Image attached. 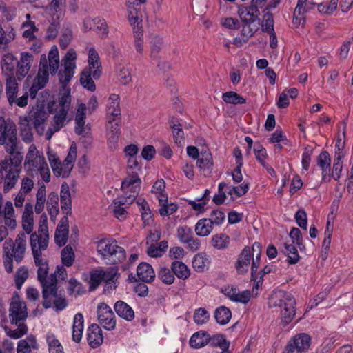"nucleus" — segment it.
Wrapping results in <instances>:
<instances>
[{
    "label": "nucleus",
    "mask_w": 353,
    "mask_h": 353,
    "mask_svg": "<svg viewBox=\"0 0 353 353\" xmlns=\"http://www.w3.org/2000/svg\"><path fill=\"white\" fill-rule=\"evenodd\" d=\"M49 243V232L47 222H41L38 230L30 235V247L35 265L38 267L37 279L42 288L43 306L48 309L51 307L50 295H57V280L56 274L48 275L49 266L48 260L42 255Z\"/></svg>",
    "instance_id": "f257e3e1"
},
{
    "label": "nucleus",
    "mask_w": 353,
    "mask_h": 353,
    "mask_svg": "<svg viewBox=\"0 0 353 353\" xmlns=\"http://www.w3.org/2000/svg\"><path fill=\"white\" fill-rule=\"evenodd\" d=\"M32 61L33 55L30 52H21L20 59L12 53L5 54L1 60L2 74L6 78L16 77L18 81H21L28 74Z\"/></svg>",
    "instance_id": "f03ea898"
},
{
    "label": "nucleus",
    "mask_w": 353,
    "mask_h": 353,
    "mask_svg": "<svg viewBox=\"0 0 353 353\" xmlns=\"http://www.w3.org/2000/svg\"><path fill=\"white\" fill-rule=\"evenodd\" d=\"M269 306L280 308V316L284 325H288L296 314V300L294 296L285 291H279L269 298Z\"/></svg>",
    "instance_id": "7ed1b4c3"
},
{
    "label": "nucleus",
    "mask_w": 353,
    "mask_h": 353,
    "mask_svg": "<svg viewBox=\"0 0 353 353\" xmlns=\"http://www.w3.org/2000/svg\"><path fill=\"white\" fill-rule=\"evenodd\" d=\"M26 247V235L24 232L18 234L15 239L6 240L3 244V263L5 270L8 273L13 270L12 261L13 258L17 263H19L24 257V253Z\"/></svg>",
    "instance_id": "20e7f679"
},
{
    "label": "nucleus",
    "mask_w": 353,
    "mask_h": 353,
    "mask_svg": "<svg viewBox=\"0 0 353 353\" xmlns=\"http://www.w3.org/2000/svg\"><path fill=\"white\" fill-rule=\"evenodd\" d=\"M97 250L103 259L111 260L113 263L121 262L125 259V250L113 239H101L97 243Z\"/></svg>",
    "instance_id": "39448f33"
},
{
    "label": "nucleus",
    "mask_w": 353,
    "mask_h": 353,
    "mask_svg": "<svg viewBox=\"0 0 353 353\" xmlns=\"http://www.w3.org/2000/svg\"><path fill=\"white\" fill-rule=\"evenodd\" d=\"M46 163L44 157L39 154L36 145L32 144L28 148L25 159L24 167L27 172L32 175L37 174Z\"/></svg>",
    "instance_id": "423d86ee"
},
{
    "label": "nucleus",
    "mask_w": 353,
    "mask_h": 353,
    "mask_svg": "<svg viewBox=\"0 0 353 353\" xmlns=\"http://www.w3.org/2000/svg\"><path fill=\"white\" fill-rule=\"evenodd\" d=\"M3 148L7 154L3 160L1 161L3 165H7L14 168H20L23 159V152L19 141L11 144H7Z\"/></svg>",
    "instance_id": "0eeeda50"
},
{
    "label": "nucleus",
    "mask_w": 353,
    "mask_h": 353,
    "mask_svg": "<svg viewBox=\"0 0 353 353\" xmlns=\"http://www.w3.org/2000/svg\"><path fill=\"white\" fill-rule=\"evenodd\" d=\"M76 59V52L73 49H69L63 59L64 70L58 73L59 82L63 87L66 86L74 74Z\"/></svg>",
    "instance_id": "6e6552de"
},
{
    "label": "nucleus",
    "mask_w": 353,
    "mask_h": 353,
    "mask_svg": "<svg viewBox=\"0 0 353 353\" xmlns=\"http://www.w3.org/2000/svg\"><path fill=\"white\" fill-rule=\"evenodd\" d=\"M18 141L15 123L10 119L0 117V145H6Z\"/></svg>",
    "instance_id": "1a4fd4ad"
},
{
    "label": "nucleus",
    "mask_w": 353,
    "mask_h": 353,
    "mask_svg": "<svg viewBox=\"0 0 353 353\" xmlns=\"http://www.w3.org/2000/svg\"><path fill=\"white\" fill-rule=\"evenodd\" d=\"M310 342L311 338L308 334H298L289 341L283 353H306Z\"/></svg>",
    "instance_id": "9d476101"
},
{
    "label": "nucleus",
    "mask_w": 353,
    "mask_h": 353,
    "mask_svg": "<svg viewBox=\"0 0 353 353\" xmlns=\"http://www.w3.org/2000/svg\"><path fill=\"white\" fill-rule=\"evenodd\" d=\"M97 319L102 327L109 331L115 329L117 319L111 307L105 303L97 306Z\"/></svg>",
    "instance_id": "9b49d317"
},
{
    "label": "nucleus",
    "mask_w": 353,
    "mask_h": 353,
    "mask_svg": "<svg viewBox=\"0 0 353 353\" xmlns=\"http://www.w3.org/2000/svg\"><path fill=\"white\" fill-rule=\"evenodd\" d=\"M10 320L15 324H24V321L28 316L26 305L21 301H12L10 306Z\"/></svg>",
    "instance_id": "f8f14e48"
},
{
    "label": "nucleus",
    "mask_w": 353,
    "mask_h": 353,
    "mask_svg": "<svg viewBox=\"0 0 353 353\" xmlns=\"http://www.w3.org/2000/svg\"><path fill=\"white\" fill-rule=\"evenodd\" d=\"M87 341L92 348L99 347L103 342V335L99 325L93 323L87 330Z\"/></svg>",
    "instance_id": "ddd939ff"
},
{
    "label": "nucleus",
    "mask_w": 353,
    "mask_h": 353,
    "mask_svg": "<svg viewBox=\"0 0 353 353\" xmlns=\"http://www.w3.org/2000/svg\"><path fill=\"white\" fill-rule=\"evenodd\" d=\"M238 14L243 23L252 24L256 19L259 20V15L260 12L259 8L255 5L248 7L241 6L238 9Z\"/></svg>",
    "instance_id": "4468645a"
},
{
    "label": "nucleus",
    "mask_w": 353,
    "mask_h": 353,
    "mask_svg": "<svg viewBox=\"0 0 353 353\" xmlns=\"http://www.w3.org/2000/svg\"><path fill=\"white\" fill-rule=\"evenodd\" d=\"M316 163L322 171V181L324 182H330L331 180V159L328 152L323 150L317 157Z\"/></svg>",
    "instance_id": "2eb2a0df"
},
{
    "label": "nucleus",
    "mask_w": 353,
    "mask_h": 353,
    "mask_svg": "<svg viewBox=\"0 0 353 353\" xmlns=\"http://www.w3.org/2000/svg\"><path fill=\"white\" fill-rule=\"evenodd\" d=\"M61 206L63 212L65 214L61 221H68L67 215L71 214V196L69 185L64 182L61 187L60 191Z\"/></svg>",
    "instance_id": "dca6fc26"
},
{
    "label": "nucleus",
    "mask_w": 353,
    "mask_h": 353,
    "mask_svg": "<svg viewBox=\"0 0 353 353\" xmlns=\"http://www.w3.org/2000/svg\"><path fill=\"white\" fill-rule=\"evenodd\" d=\"M141 179L138 176L137 171H131L129 176L125 178L121 183V189L124 192H130L131 193H138L140 189Z\"/></svg>",
    "instance_id": "f3484780"
},
{
    "label": "nucleus",
    "mask_w": 353,
    "mask_h": 353,
    "mask_svg": "<svg viewBox=\"0 0 353 353\" xmlns=\"http://www.w3.org/2000/svg\"><path fill=\"white\" fill-rule=\"evenodd\" d=\"M168 123L170 128L172 130L174 143L181 146L184 144L185 137L183 125L180 122V119L177 117H172L170 119Z\"/></svg>",
    "instance_id": "a211bd4d"
},
{
    "label": "nucleus",
    "mask_w": 353,
    "mask_h": 353,
    "mask_svg": "<svg viewBox=\"0 0 353 353\" xmlns=\"http://www.w3.org/2000/svg\"><path fill=\"white\" fill-rule=\"evenodd\" d=\"M20 168L10 167L8 169L7 173L3 177V192H8L14 188L19 178Z\"/></svg>",
    "instance_id": "6ab92c4d"
},
{
    "label": "nucleus",
    "mask_w": 353,
    "mask_h": 353,
    "mask_svg": "<svg viewBox=\"0 0 353 353\" xmlns=\"http://www.w3.org/2000/svg\"><path fill=\"white\" fill-rule=\"evenodd\" d=\"M117 314L126 321H132L134 319V312L132 307L123 301H117L114 305Z\"/></svg>",
    "instance_id": "aec40b11"
},
{
    "label": "nucleus",
    "mask_w": 353,
    "mask_h": 353,
    "mask_svg": "<svg viewBox=\"0 0 353 353\" xmlns=\"http://www.w3.org/2000/svg\"><path fill=\"white\" fill-rule=\"evenodd\" d=\"M88 63L91 71H92V77L97 79L101 74V65L99 61V56L98 52L94 48H91L88 52Z\"/></svg>",
    "instance_id": "412c9836"
},
{
    "label": "nucleus",
    "mask_w": 353,
    "mask_h": 353,
    "mask_svg": "<svg viewBox=\"0 0 353 353\" xmlns=\"http://www.w3.org/2000/svg\"><path fill=\"white\" fill-rule=\"evenodd\" d=\"M120 109V97L118 94H112L110 95L107 104V118L112 117V120L115 117H121Z\"/></svg>",
    "instance_id": "4be33fe9"
},
{
    "label": "nucleus",
    "mask_w": 353,
    "mask_h": 353,
    "mask_svg": "<svg viewBox=\"0 0 353 353\" xmlns=\"http://www.w3.org/2000/svg\"><path fill=\"white\" fill-rule=\"evenodd\" d=\"M252 259V256L250 248H245L239 255L236 264V269L239 274H243L248 272Z\"/></svg>",
    "instance_id": "5701e85b"
},
{
    "label": "nucleus",
    "mask_w": 353,
    "mask_h": 353,
    "mask_svg": "<svg viewBox=\"0 0 353 353\" xmlns=\"http://www.w3.org/2000/svg\"><path fill=\"white\" fill-rule=\"evenodd\" d=\"M137 274L140 281L146 283L152 281L155 277L152 267L147 263H141L138 265Z\"/></svg>",
    "instance_id": "b1692460"
},
{
    "label": "nucleus",
    "mask_w": 353,
    "mask_h": 353,
    "mask_svg": "<svg viewBox=\"0 0 353 353\" xmlns=\"http://www.w3.org/2000/svg\"><path fill=\"white\" fill-rule=\"evenodd\" d=\"M18 79L16 77H10L6 78V94L10 105H13L14 97L18 93L19 86Z\"/></svg>",
    "instance_id": "393cba45"
},
{
    "label": "nucleus",
    "mask_w": 353,
    "mask_h": 353,
    "mask_svg": "<svg viewBox=\"0 0 353 353\" xmlns=\"http://www.w3.org/2000/svg\"><path fill=\"white\" fill-rule=\"evenodd\" d=\"M84 319L81 313H77L74 316L72 326V340L79 343L82 339L84 327Z\"/></svg>",
    "instance_id": "a878e982"
},
{
    "label": "nucleus",
    "mask_w": 353,
    "mask_h": 353,
    "mask_svg": "<svg viewBox=\"0 0 353 353\" xmlns=\"http://www.w3.org/2000/svg\"><path fill=\"white\" fill-rule=\"evenodd\" d=\"M48 117V114L42 108H37L31 110L28 115V122L32 121L34 128L39 130V128L44 123Z\"/></svg>",
    "instance_id": "bb28decb"
},
{
    "label": "nucleus",
    "mask_w": 353,
    "mask_h": 353,
    "mask_svg": "<svg viewBox=\"0 0 353 353\" xmlns=\"http://www.w3.org/2000/svg\"><path fill=\"white\" fill-rule=\"evenodd\" d=\"M128 18L132 29L137 26H141L143 29L142 25V14L140 9L137 8L134 4L130 3L128 6Z\"/></svg>",
    "instance_id": "cd10ccee"
},
{
    "label": "nucleus",
    "mask_w": 353,
    "mask_h": 353,
    "mask_svg": "<svg viewBox=\"0 0 353 353\" xmlns=\"http://www.w3.org/2000/svg\"><path fill=\"white\" fill-rule=\"evenodd\" d=\"M68 222H61L57 225L54 234V241L59 247L66 243L68 237Z\"/></svg>",
    "instance_id": "c85d7f7f"
},
{
    "label": "nucleus",
    "mask_w": 353,
    "mask_h": 353,
    "mask_svg": "<svg viewBox=\"0 0 353 353\" xmlns=\"http://www.w3.org/2000/svg\"><path fill=\"white\" fill-rule=\"evenodd\" d=\"M49 71L50 67L48 65V59H46V55L43 54L40 59L38 73L34 79L44 85H46L49 80Z\"/></svg>",
    "instance_id": "c756f323"
},
{
    "label": "nucleus",
    "mask_w": 353,
    "mask_h": 353,
    "mask_svg": "<svg viewBox=\"0 0 353 353\" xmlns=\"http://www.w3.org/2000/svg\"><path fill=\"white\" fill-rule=\"evenodd\" d=\"M210 340V335L204 331H199L192 334L189 343L193 348H201L207 344Z\"/></svg>",
    "instance_id": "7c9ffc66"
},
{
    "label": "nucleus",
    "mask_w": 353,
    "mask_h": 353,
    "mask_svg": "<svg viewBox=\"0 0 353 353\" xmlns=\"http://www.w3.org/2000/svg\"><path fill=\"white\" fill-rule=\"evenodd\" d=\"M171 269L174 275L182 280H186L190 276V270L182 261L175 260L171 264Z\"/></svg>",
    "instance_id": "2f4dec72"
},
{
    "label": "nucleus",
    "mask_w": 353,
    "mask_h": 353,
    "mask_svg": "<svg viewBox=\"0 0 353 353\" xmlns=\"http://www.w3.org/2000/svg\"><path fill=\"white\" fill-rule=\"evenodd\" d=\"M37 348V339L34 336L30 334L26 339L18 342L17 353H30L31 350Z\"/></svg>",
    "instance_id": "473e14b6"
},
{
    "label": "nucleus",
    "mask_w": 353,
    "mask_h": 353,
    "mask_svg": "<svg viewBox=\"0 0 353 353\" xmlns=\"http://www.w3.org/2000/svg\"><path fill=\"white\" fill-rule=\"evenodd\" d=\"M209 263L208 256L203 252L196 254L192 260V267L198 272H204L208 268Z\"/></svg>",
    "instance_id": "72a5a7b5"
},
{
    "label": "nucleus",
    "mask_w": 353,
    "mask_h": 353,
    "mask_svg": "<svg viewBox=\"0 0 353 353\" xmlns=\"http://www.w3.org/2000/svg\"><path fill=\"white\" fill-rule=\"evenodd\" d=\"M208 343L212 347H219L222 350L221 353H231L229 350L230 343L226 340L224 335L220 334L214 335L212 337L210 336Z\"/></svg>",
    "instance_id": "f704fd0d"
},
{
    "label": "nucleus",
    "mask_w": 353,
    "mask_h": 353,
    "mask_svg": "<svg viewBox=\"0 0 353 353\" xmlns=\"http://www.w3.org/2000/svg\"><path fill=\"white\" fill-rule=\"evenodd\" d=\"M92 76V71H91L90 68H85L81 74L80 83L84 88L94 92L96 90V85Z\"/></svg>",
    "instance_id": "c9c22d12"
},
{
    "label": "nucleus",
    "mask_w": 353,
    "mask_h": 353,
    "mask_svg": "<svg viewBox=\"0 0 353 353\" xmlns=\"http://www.w3.org/2000/svg\"><path fill=\"white\" fill-rule=\"evenodd\" d=\"M150 39V57L157 60L159 58V53L163 46V38L158 35H152Z\"/></svg>",
    "instance_id": "e433bc0d"
},
{
    "label": "nucleus",
    "mask_w": 353,
    "mask_h": 353,
    "mask_svg": "<svg viewBox=\"0 0 353 353\" xmlns=\"http://www.w3.org/2000/svg\"><path fill=\"white\" fill-rule=\"evenodd\" d=\"M48 65L52 75H55L59 67V57L57 48L54 46L48 53Z\"/></svg>",
    "instance_id": "4c0bfd02"
},
{
    "label": "nucleus",
    "mask_w": 353,
    "mask_h": 353,
    "mask_svg": "<svg viewBox=\"0 0 353 353\" xmlns=\"http://www.w3.org/2000/svg\"><path fill=\"white\" fill-rule=\"evenodd\" d=\"M232 317V312L229 308L220 306L214 311V318L217 323L220 325L227 324Z\"/></svg>",
    "instance_id": "58836bf2"
},
{
    "label": "nucleus",
    "mask_w": 353,
    "mask_h": 353,
    "mask_svg": "<svg viewBox=\"0 0 353 353\" xmlns=\"http://www.w3.org/2000/svg\"><path fill=\"white\" fill-rule=\"evenodd\" d=\"M197 159V166L200 170H211L213 166L212 156L208 151L201 152Z\"/></svg>",
    "instance_id": "ea45409f"
},
{
    "label": "nucleus",
    "mask_w": 353,
    "mask_h": 353,
    "mask_svg": "<svg viewBox=\"0 0 353 353\" xmlns=\"http://www.w3.org/2000/svg\"><path fill=\"white\" fill-rule=\"evenodd\" d=\"M163 199H159V205L161 208L159 211L161 216H168L175 212L178 209V205L174 203H168V196H163Z\"/></svg>",
    "instance_id": "a19ab883"
},
{
    "label": "nucleus",
    "mask_w": 353,
    "mask_h": 353,
    "mask_svg": "<svg viewBox=\"0 0 353 353\" xmlns=\"http://www.w3.org/2000/svg\"><path fill=\"white\" fill-rule=\"evenodd\" d=\"M343 157L344 154L342 152H335V158L333 163L332 174H330V176L336 181L339 180L341 176V173L343 168L342 159Z\"/></svg>",
    "instance_id": "79ce46f5"
},
{
    "label": "nucleus",
    "mask_w": 353,
    "mask_h": 353,
    "mask_svg": "<svg viewBox=\"0 0 353 353\" xmlns=\"http://www.w3.org/2000/svg\"><path fill=\"white\" fill-rule=\"evenodd\" d=\"M46 341L49 353H63V346L53 334L48 333L46 336Z\"/></svg>",
    "instance_id": "37998d69"
},
{
    "label": "nucleus",
    "mask_w": 353,
    "mask_h": 353,
    "mask_svg": "<svg viewBox=\"0 0 353 353\" xmlns=\"http://www.w3.org/2000/svg\"><path fill=\"white\" fill-rule=\"evenodd\" d=\"M222 99L224 102L234 105L243 104L246 103V99L245 98L233 91L223 93Z\"/></svg>",
    "instance_id": "c03bdc74"
},
{
    "label": "nucleus",
    "mask_w": 353,
    "mask_h": 353,
    "mask_svg": "<svg viewBox=\"0 0 353 353\" xmlns=\"http://www.w3.org/2000/svg\"><path fill=\"white\" fill-rule=\"evenodd\" d=\"M61 261L63 265L70 267L74 261V253L71 245H66L61 253Z\"/></svg>",
    "instance_id": "a18cd8bd"
},
{
    "label": "nucleus",
    "mask_w": 353,
    "mask_h": 353,
    "mask_svg": "<svg viewBox=\"0 0 353 353\" xmlns=\"http://www.w3.org/2000/svg\"><path fill=\"white\" fill-rule=\"evenodd\" d=\"M285 250L283 251L285 254L288 256V262L290 264H296L299 262L300 259V256L298 253L297 249L293 244H288L287 243H284Z\"/></svg>",
    "instance_id": "49530a36"
},
{
    "label": "nucleus",
    "mask_w": 353,
    "mask_h": 353,
    "mask_svg": "<svg viewBox=\"0 0 353 353\" xmlns=\"http://www.w3.org/2000/svg\"><path fill=\"white\" fill-rule=\"evenodd\" d=\"M159 279L165 284L170 285L174 282L175 277L172 269L161 267L158 272Z\"/></svg>",
    "instance_id": "de8ad7c7"
},
{
    "label": "nucleus",
    "mask_w": 353,
    "mask_h": 353,
    "mask_svg": "<svg viewBox=\"0 0 353 353\" xmlns=\"http://www.w3.org/2000/svg\"><path fill=\"white\" fill-rule=\"evenodd\" d=\"M214 223L219 224L220 222H197L195 225V232L198 236H205L212 230Z\"/></svg>",
    "instance_id": "09e8293b"
},
{
    "label": "nucleus",
    "mask_w": 353,
    "mask_h": 353,
    "mask_svg": "<svg viewBox=\"0 0 353 353\" xmlns=\"http://www.w3.org/2000/svg\"><path fill=\"white\" fill-rule=\"evenodd\" d=\"M133 35L134 37V47L137 52L141 54L143 52V30L141 26L134 28Z\"/></svg>",
    "instance_id": "8fccbe9b"
},
{
    "label": "nucleus",
    "mask_w": 353,
    "mask_h": 353,
    "mask_svg": "<svg viewBox=\"0 0 353 353\" xmlns=\"http://www.w3.org/2000/svg\"><path fill=\"white\" fill-rule=\"evenodd\" d=\"M15 34L12 28L4 30L0 26V48H4L14 39Z\"/></svg>",
    "instance_id": "3c124183"
},
{
    "label": "nucleus",
    "mask_w": 353,
    "mask_h": 353,
    "mask_svg": "<svg viewBox=\"0 0 353 353\" xmlns=\"http://www.w3.org/2000/svg\"><path fill=\"white\" fill-rule=\"evenodd\" d=\"M47 210L50 215V219L52 221L58 214L59 208H58V197L57 196L50 195L48 197L47 201Z\"/></svg>",
    "instance_id": "603ef678"
},
{
    "label": "nucleus",
    "mask_w": 353,
    "mask_h": 353,
    "mask_svg": "<svg viewBox=\"0 0 353 353\" xmlns=\"http://www.w3.org/2000/svg\"><path fill=\"white\" fill-rule=\"evenodd\" d=\"M229 243V236L225 234H216L212 237V244L217 249H224Z\"/></svg>",
    "instance_id": "864d4df0"
},
{
    "label": "nucleus",
    "mask_w": 353,
    "mask_h": 353,
    "mask_svg": "<svg viewBox=\"0 0 353 353\" xmlns=\"http://www.w3.org/2000/svg\"><path fill=\"white\" fill-rule=\"evenodd\" d=\"M103 281L102 270H94L90 272V290H95Z\"/></svg>",
    "instance_id": "5fc2aeb1"
},
{
    "label": "nucleus",
    "mask_w": 353,
    "mask_h": 353,
    "mask_svg": "<svg viewBox=\"0 0 353 353\" xmlns=\"http://www.w3.org/2000/svg\"><path fill=\"white\" fill-rule=\"evenodd\" d=\"M165 183L163 179L157 180L152 187L151 192L156 194L157 198L159 201L163 199V196H168L165 191Z\"/></svg>",
    "instance_id": "6e6d98bb"
},
{
    "label": "nucleus",
    "mask_w": 353,
    "mask_h": 353,
    "mask_svg": "<svg viewBox=\"0 0 353 353\" xmlns=\"http://www.w3.org/2000/svg\"><path fill=\"white\" fill-rule=\"evenodd\" d=\"M262 23V30L264 32L269 33L274 32L273 14L269 12L264 13Z\"/></svg>",
    "instance_id": "4d7b16f0"
},
{
    "label": "nucleus",
    "mask_w": 353,
    "mask_h": 353,
    "mask_svg": "<svg viewBox=\"0 0 353 353\" xmlns=\"http://www.w3.org/2000/svg\"><path fill=\"white\" fill-rule=\"evenodd\" d=\"M210 318L208 312L203 307H200L195 310L194 314V321L196 324H204Z\"/></svg>",
    "instance_id": "13d9d810"
},
{
    "label": "nucleus",
    "mask_w": 353,
    "mask_h": 353,
    "mask_svg": "<svg viewBox=\"0 0 353 353\" xmlns=\"http://www.w3.org/2000/svg\"><path fill=\"white\" fill-rule=\"evenodd\" d=\"M312 154L313 148L310 145L305 146L302 154L301 164L303 170L307 171L309 170Z\"/></svg>",
    "instance_id": "bf43d9fd"
},
{
    "label": "nucleus",
    "mask_w": 353,
    "mask_h": 353,
    "mask_svg": "<svg viewBox=\"0 0 353 353\" xmlns=\"http://www.w3.org/2000/svg\"><path fill=\"white\" fill-rule=\"evenodd\" d=\"M28 269L22 266L17 271L15 274V283L18 289H20L25 281L28 279Z\"/></svg>",
    "instance_id": "052dcab7"
},
{
    "label": "nucleus",
    "mask_w": 353,
    "mask_h": 353,
    "mask_svg": "<svg viewBox=\"0 0 353 353\" xmlns=\"http://www.w3.org/2000/svg\"><path fill=\"white\" fill-rule=\"evenodd\" d=\"M72 38V32L70 28H65L63 30L59 39V46L61 48H66L70 43Z\"/></svg>",
    "instance_id": "680f3d73"
},
{
    "label": "nucleus",
    "mask_w": 353,
    "mask_h": 353,
    "mask_svg": "<svg viewBox=\"0 0 353 353\" xmlns=\"http://www.w3.org/2000/svg\"><path fill=\"white\" fill-rule=\"evenodd\" d=\"M192 230L187 226L179 227L177 230V237L183 243L188 242V240L192 236Z\"/></svg>",
    "instance_id": "e2e57ef3"
},
{
    "label": "nucleus",
    "mask_w": 353,
    "mask_h": 353,
    "mask_svg": "<svg viewBox=\"0 0 353 353\" xmlns=\"http://www.w3.org/2000/svg\"><path fill=\"white\" fill-rule=\"evenodd\" d=\"M96 28L97 30L101 31V38H107L109 34L108 26L103 18L96 17Z\"/></svg>",
    "instance_id": "0e129e2a"
},
{
    "label": "nucleus",
    "mask_w": 353,
    "mask_h": 353,
    "mask_svg": "<svg viewBox=\"0 0 353 353\" xmlns=\"http://www.w3.org/2000/svg\"><path fill=\"white\" fill-rule=\"evenodd\" d=\"M86 105L84 103H81L77 109V112L75 117V123L79 127H84L85 119Z\"/></svg>",
    "instance_id": "69168bd1"
},
{
    "label": "nucleus",
    "mask_w": 353,
    "mask_h": 353,
    "mask_svg": "<svg viewBox=\"0 0 353 353\" xmlns=\"http://www.w3.org/2000/svg\"><path fill=\"white\" fill-rule=\"evenodd\" d=\"M290 236L292 239V243L296 244L300 250L305 248L303 244L301 232L299 228H293L290 232Z\"/></svg>",
    "instance_id": "338daca9"
},
{
    "label": "nucleus",
    "mask_w": 353,
    "mask_h": 353,
    "mask_svg": "<svg viewBox=\"0 0 353 353\" xmlns=\"http://www.w3.org/2000/svg\"><path fill=\"white\" fill-rule=\"evenodd\" d=\"M121 132H107L108 145L111 150H115L117 147Z\"/></svg>",
    "instance_id": "774afa93"
}]
</instances>
